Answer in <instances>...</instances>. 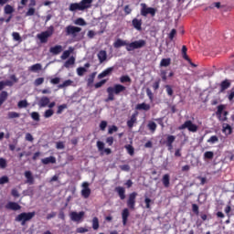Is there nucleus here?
<instances>
[{
    "mask_svg": "<svg viewBox=\"0 0 234 234\" xmlns=\"http://www.w3.org/2000/svg\"><path fill=\"white\" fill-rule=\"evenodd\" d=\"M73 81L71 80H67L63 83L59 84L58 86V90H62L68 87H70L72 85Z\"/></svg>",
    "mask_w": 234,
    "mask_h": 234,
    "instance_id": "obj_33",
    "label": "nucleus"
},
{
    "mask_svg": "<svg viewBox=\"0 0 234 234\" xmlns=\"http://www.w3.org/2000/svg\"><path fill=\"white\" fill-rule=\"evenodd\" d=\"M106 127H107V122L106 121H101V123H100V130L104 132Z\"/></svg>",
    "mask_w": 234,
    "mask_h": 234,
    "instance_id": "obj_62",
    "label": "nucleus"
},
{
    "mask_svg": "<svg viewBox=\"0 0 234 234\" xmlns=\"http://www.w3.org/2000/svg\"><path fill=\"white\" fill-rule=\"evenodd\" d=\"M207 143L210 144H215L218 143V137L217 135H212L209 139H207Z\"/></svg>",
    "mask_w": 234,
    "mask_h": 234,
    "instance_id": "obj_48",
    "label": "nucleus"
},
{
    "mask_svg": "<svg viewBox=\"0 0 234 234\" xmlns=\"http://www.w3.org/2000/svg\"><path fill=\"white\" fill-rule=\"evenodd\" d=\"M36 217V211L32 212H22L18 214L15 220L16 222H21L22 226L27 225V222H29L31 219H33Z\"/></svg>",
    "mask_w": 234,
    "mask_h": 234,
    "instance_id": "obj_3",
    "label": "nucleus"
},
{
    "mask_svg": "<svg viewBox=\"0 0 234 234\" xmlns=\"http://www.w3.org/2000/svg\"><path fill=\"white\" fill-rule=\"evenodd\" d=\"M129 216H130L129 209H128V208H124V209L122 211V225H123L124 227L127 225Z\"/></svg>",
    "mask_w": 234,
    "mask_h": 234,
    "instance_id": "obj_18",
    "label": "nucleus"
},
{
    "mask_svg": "<svg viewBox=\"0 0 234 234\" xmlns=\"http://www.w3.org/2000/svg\"><path fill=\"white\" fill-rule=\"evenodd\" d=\"M75 25H79L80 27H85L86 21L83 18H77L75 20Z\"/></svg>",
    "mask_w": 234,
    "mask_h": 234,
    "instance_id": "obj_50",
    "label": "nucleus"
},
{
    "mask_svg": "<svg viewBox=\"0 0 234 234\" xmlns=\"http://www.w3.org/2000/svg\"><path fill=\"white\" fill-rule=\"evenodd\" d=\"M5 208L13 211L21 210V206L17 202L10 201L5 205Z\"/></svg>",
    "mask_w": 234,
    "mask_h": 234,
    "instance_id": "obj_12",
    "label": "nucleus"
},
{
    "mask_svg": "<svg viewBox=\"0 0 234 234\" xmlns=\"http://www.w3.org/2000/svg\"><path fill=\"white\" fill-rule=\"evenodd\" d=\"M87 72V69L83 67H79L77 69V74L79 77H82Z\"/></svg>",
    "mask_w": 234,
    "mask_h": 234,
    "instance_id": "obj_49",
    "label": "nucleus"
},
{
    "mask_svg": "<svg viewBox=\"0 0 234 234\" xmlns=\"http://www.w3.org/2000/svg\"><path fill=\"white\" fill-rule=\"evenodd\" d=\"M6 166V159L0 157V169H5Z\"/></svg>",
    "mask_w": 234,
    "mask_h": 234,
    "instance_id": "obj_52",
    "label": "nucleus"
},
{
    "mask_svg": "<svg viewBox=\"0 0 234 234\" xmlns=\"http://www.w3.org/2000/svg\"><path fill=\"white\" fill-rule=\"evenodd\" d=\"M137 196H138L137 192H132L131 194H129V197L127 199L128 208L134 210Z\"/></svg>",
    "mask_w": 234,
    "mask_h": 234,
    "instance_id": "obj_9",
    "label": "nucleus"
},
{
    "mask_svg": "<svg viewBox=\"0 0 234 234\" xmlns=\"http://www.w3.org/2000/svg\"><path fill=\"white\" fill-rule=\"evenodd\" d=\"M41 68H42L41 64L37 63V64H34L31 67H29V71L37 72V71L41 70Z\"/></svg>",
    "mask_w": 234,
    "mask_h": 234,
    "instance_id": "obj_36",
    "label": "nucleus"
},
{
    "mask_svg": "<svg viewBox=\"0 0 234 234\" xmlns=\"http://www.w3.org/2000/svg\"><path fill=\"white\" fill-rule=\"evenodd\" d=\"M120 82L122 83V84H124V83H131L132 80H131V78L128 75H124V76H122L120 78Z\"/></svg>",
    "mask_w": 234,
    "mask_h": 234,
    "instance_id": "obj_43",
    "label": "nucleus"
},
{
    "mask_svg": "<svg viewBox=\"0 0 234 234\" xmlns=\"http://www.w3.org/2000/svg\"><path fill=\"white\" fill-rule=\"evenodd\" d=\"M124 148L126 149L127 154H128L130 156H133V154H134V148L133 147L132 144H126V145L124 146Z\"/></svg>",
    "mask_w": 234,
    "mask_h": 234,
    "instance_id": "obj_38",
    "label": "nucleus"
},
{
    "mask_svg": "<svg viewBox=\"0 0 234 234\" xmlns=\"http://www.w3.org/2000/svg\"><path fill=\"white\" fill-rule=\"evenodd\" d=\"M18 109H25L28 107V101H27V100H22L20 101H18L17 104Z\"/></svg>",
    "mask_w": 234,
    "mask_h": 234,
    "instance_id": "obj_42",
    "label": "nucleus"
},
{
    "mask_svg": "<svg viewBox=\"0 0 234 234\" xmlns=\"http://www.w3.org/2000/svg\"><path fill=\"white\" fill-rule=\"evenodd\" d=\"M90 189L89 188V184L87 182L83 183V189L81 190V196L83 198L87 199L90 197Z\"/></svg>",
    "mask_w": 234,
    "mask_h": 234,
    "instance_id": "obj_13",
    "label": "nucleus"
},
{
    "mask_svg": "<svg viewBox=\"0 0 234 234\" xmlns=\"http://www.w3.org/2000/svg\"><path fill=\"white\" fill-rule=\"evenodd\" d=\"M57 162L56 158L54 156H48V157H46V158H43L41 160V163L44 165H55Z\"/></svg>",
    "mask_w": 234,
    "mask_h": 234,
    "instance_id": "obj_19",
    "label": "nucleus"
},
{
    "mask_svg": "<svg viewBox=\"0 0 234 234\" xmlns=\"http://www.w3.org/2000/svg\"><path fill=\"white\" fill-rule=\"evenodd\" d=\"M151 109V106L150 104H147L145 102H143V103H138L135 107V110L136 111H144V112H148L150 111Z\"/></svg>",
    "mask_w": 234,
    "mask_h": 234,
    "instance_id": "obj_21",
    "label": "nucleus"
},
{
    "mask_svg": "<svg viewBox=\"0 0 234 234\" xmlns=\"http://www.w3.org/2000/svg\"><path fill=\"white\" fill-rule=\"evenodd\" d=\"M11 196L15 198H19V191H17V188H13L11 190Z\"/></svg>",
    "mask_w": 234,
    "mask_h": 234,
    "instance_id": "obj_57",
    "label": "nucleus"
},
{
    "mask_svg": "<svg viewBox=\"0 0 234 234\" xmlns=\"http://www.w3.org/2000/svg\"><path fill=\"white\" fill-rule=\"evenodd\" d=\"M142 9H141V16L144 17H146L148 14L152 16V17H154L156 9L154 7H147L146 4H141Z\"/></svg>",
    "mask_w": 234,
    "mask_h": 234,
    "instance_id": "obj_8",
    "label": "nucleus"
},
{
    "mask_svg": "<svg viewBox=\"0 0 234 234\" xmlns=\"http://www.w3.org/2000/svg\"><path fill=\"white\" fill-rule=\"evenodd\" d=\"M60 82V79L58 77L53 78L50 80V84L58 85Z\"/></svg>",
    "mask_w": 234,
    "mask_h": 234,
    "instance_id": "obj_63",
    "label": "nucleus"
},
{
    "mask_svg": "<svg viewBox=\"0 0 234 234\" xmlns=\"http://www.w3.org/2000/svg\"><path fill=\"white\" fill-rule=\"evenodd\" d=\"M214 157V153L212 151H207L204 154L205 160H212Z\"/></svg>",
    "mask_w": 234,
    "mask_h": 234,
    "instance_id": "obj_44",
    "label": "nucleus"
},
{
    "mask_svg": "<svg viewBox=\"0 0 234 234\" xmlns=\"http://www.w3.org/2000/svg\"><path fill=\"white\" fill-rule=\"evenodd\" d=\"M230 87V82L229 80H225L220 83V90L219 93H223L225 90H227Z\"/></svg>",
    "mask_w": 234,
    "mask_h": 234,
    "instance_id": "obj_26",
    "label": "nucleus"
},
{
    "mask_svg": "<svg viewBox=\"0 0 234 234\" xmlns=\"http://www.w3.org/2000/svg\"><path fill=\"white\" fill-rule=\"evenodd\" d=\"M76 232L79 234H83V233L89 232V230L87 228L80 227V228H77Z\"/></svg>",
    "mask_w": 234,
    "mask_h": 234,
    "instance_id": "obj_55",
    "label": "nucleus"
},
{
    "mask_svg": "<svg viewBox=\"0 0 234 234\" xmlns=\"http://www.w3.org/2000/svg\"><path fill=\"white\" fill-rule=\"evenodd\" d=\"M129 43H126L124 40H122L121 38H118L114 43L113 47L114 48H120L121 47H127Z\"/></svg>",
    "mask_w": 234,
    "mask_h": 234,
    "instance_id": "obj_28",
    "label": "nucleus"
},
{
    "mask_svg": "<svg viewBox=\"0 0 234 234\" xmlns=\"http://www.w3.org/2000/svg\"><path fill=\"white\" fill-rule=\"evenodd\" d=\"M50 104V99L47 96H42L38 101L39 108H47Z\"/></svg>",
    "mask_w": 234,
    "mask_h": 234,
    "instance_id": "obj_14",
    "label": "nucleus"
},
{
    "mask_svg": "<svg viewBox=\"0 0 234 234\" xmlns=\"http://www.w3.org/2000/svg\"><path fill=\"white\" fill-rule=\"evenodd\" d=\"M106 83V80H102L97 83L94 84L95 89L101 88Z\"/></svg>",
    "mask_w": 234,
    "mask_h": 234,
    "instance_id": "obj_58",
    "label": "nucleus"
},
{
    "mask_svg": "<svg viewBox=\"0 0 234 234\" xmlns=\"http://www.w3.org/2000/svg\"><path fill=\"white\" fill-rule=\"evenodd\" d=\"M66 109H67V104H61V105H59V106L58 107V110H57V114H58V115L61 114L62 112H63L64 110H66Z\"/></svg>",
    "mask_w": 234,
    "mask_h": 234,
    "instance_id": "obj_53",
    "label": "nucleus"
},
{
    "mask_svg": "<svg viewBox=\"0 0 234 234\" xmlns=\"http://www.w3.org/2000/svg\"><path fill=\"white\" fill-rule=\"evenodd\" d=\"M156 127H157L156 123H155L154 122H152V121H150V122H148V124H147V128H148V130H149L152 133H155Z\"/></svg>",
    "mask_w": 234,
    "mask_h": 234,
    "instance_id": "obj_35",
    "label": "nucleus"
},
{
    "mask_svg": "<svg viewBox=\"0 0 234 234\" xmlns=\"http://www.w3.org/2000/svg\"><path fill=\"white\" fill-rule=\"evenodd\" d=\"M92 0H81L80 3H72L69 5V11L76 12V10H87V8H90V5Z\"/></svg>",
    "mask_w": 234,
    "mask_h": 234,
    "instance_id": "obj_2",
    "label": "nucleus"
},
{
    "mask_svg": "<svg viewBox=\"0 0 234 234\" xmlns=\"http://www.w3.org/2000/svg\"><path fill=\"white\" fill-rule=\"evenodd\" d=\"M97 148H98V151L101 153L104 150V143L101 141H98Z\"/></svg>",
    "mask_w": 234,
    "mask_h": 234,
    "instance_id": "obj_54",
    "label": "nucleus"
},
{
    "mask_svg": "<svg viewBox=\"0 0 234 234\" xmlns=\"http://www.w3.org/2000/svg\"><path fill=\"white\" fill-rule=\"evenodd\" d=\"M20 117V114L16 112H9L7 113V118L8 120H12V119H17Z\"/></svg>",
    "mask_w": 234,
    "mask_h": 234,
    "instance_id": "obj_39",
    "label": "nucleus"
},
{
    "mask_svg": "<svg viewBox=\"0 0 234 234\" xmlns=\"http://www.w3.org/2000/svg\"><path fill=\"white\" fill-rule=\"evenodd\" d=\"M171 65V58H162L160 61V68H168Z\"/></svg>",
    "mask_w": 234,
    "mask_h": 234,
    "instance_id": "obj_30",
    "label": "nucleus"
},
{
    "mask_svg": "<svg viewBox=\"0 0 234 234\" xmlns=\"http://www.w3.org/2000/svg\"><path fill=\"white\" fill-rule=\"evenodd\" d=\"M62 50L63 48H62V46L60 45H56L49 48V52L50 54H53V56H58V54H60V52H62Z\"/></svg>",
    "mask_w": 234,
    "mask_h": 234,
    "instance_id": "obj_17",
    "label": "nucleus"
},
{
    "mask_svg": "<svg viewBox=\"0 0 234 234\" xmlns=\"http://www.w3.org/2000/svg\"><path fill=\"white\" fill-rule=\"evenodd\" d=\"M72 52H74V48L72 47H69L68 50H65L60 58L61 60H66L69 58V57L70 56V54H72Z\"/></svg>",
    "mask_w": 234,
    "mask_h": 234,
    "instance_id": "obj_27",
    "label": "nucleus"
},
{
    "mask_svg": "<svg viewBox=\"0 0 234 234\" xmlns=\"http://www.w3.org/2000/svg\"><path fill=\"white\" fill-rule=\"evenodd\" d=\"M36 14V9L31 7L27 10V12L26 13L27 16H34Z\"/></svg>",
    "mask_w": 234,
    "mask_h": 234,
    "instance_id": "obj_64",
    "label": "nucleus"
},
{
    "mask_svg": "<svg viewBox=\"0 0 234 234\" xmlns=\"http://www.w3.org/2000/svg\"><path fill=\"white\" fill-rule=\"evenodd\" d=\"M192 211L197 215L198 216L199 214V207L197 204H193L192 205Z\"/></svg>",
    "mask_w": 234,
    "mask_h": 234,
    "instance_id": "obj_61",
    "label": "nucleus"
},
{
    "mask_svg": "<svg viewBox=\"0 0 234 234\" xmlns=\"http://www.w3.org/2000/svg\"><path fill=\"white\" fill-rule=\"evenodd\" d=\"M175 140H176L175 135H168L167 138H166V145L167 144H173Z\"/></svg>",
    "mask_w": 234,
    "mask_h": 234,
    "instance_id": "obj_51",
    "label": "nucleus"
},
{
    "mask_svg": "<svg viewBox=\"0 0 234 234\" xmlns=\"http://www.w3.org/2000/svg\"><path fill=\"white\" fill-rule=\"evenodd\" d=\"M52 116H54V110L48 109V110L45 111V112H44V118L45 119H49Z\"/></svg>",
    "mask_w": 234,
    "mask_h": 234,
    "instance_id": "obj_40",
    "label": "nucleus"
},
{
    "mask_svg": "<svg viewBox=\"0 0 234 234\" xmlns=\"http://www.w3.org/2000/svg\"><path fill=\"white\" fill-rule=\"evenodd\" d=\"M8 99V92L7 91H2L0 93V107L3 106V104L5 103V101H6V100Z\"/></svg>",
    "mask_w": 234,
    "mask_h": 234,
    "instance_id": "obj_32",
    "label": "nucleus"
},
{
    "mask_svg": "<svg viewBox=\"0 0 234 234\" xmlns=\"http://www.w3.org/2000/svg\"><path fill=\"white\" fill-rule=\"evenodd\" d=\"M99 227H100V225H99V219H98L97 217H94V218H92V229H93L94 230H97V229H99Z\"/></svg>",
    "mask_w": 234,
    "mask_h": 234,
    "instance_id": "obj_47",
    "label": "nucleus"
},
{
    "mask_svg": "<svg viewBox=\"0 0 234 234\" xmlns=\"http://www.w3.org/2000/svg\"><path fill=\"white\" fill-rule=\"evenodd\" d=\"M132 25L135 30H138L139 32L142 30V20L133 18L132 21Z\"/></svg>",
    "mask_w": 234,
    "mask_h": 234,
    "instance_id": "obj_24",
    "label": "nucleus"
},
{
    "mask_svg": "<svg viewBox=\"0 0 234 234\" xmlns=\"http://www.w3.org/2000/svg\"><path fill=\"white\" fill-rule=\"evenodd\" d=\"M113 71V67H110V68H107L106 69H104L101 73H100L98 75V79L99 80H101L109 75L112 74V72Z\"/></svg>",
    "mask_w": 234,
    "mask_h": 234,
    "instance_id": "obj_20",
    "label": "nucleus"
},
{
    "mask_svg": "<svg viewBox=\"0 0 234 234\" xmlns=\"http://www.w3.org/2000/svg\"><path fill=\"white\" fill-rule=\"evenodd\" d=\"M166 92L169 97H172L174 94V90L170 85H165Z\"/></svg>",
    "mask_w": 234,
    "mask_h": 234,
    "instance_id": "obj_56",
    "label": "nucleus"
},
{
    "mask_svg": "<svg viewBox=\"0 0 234 234\" xmlns=\"http://www.w3.org/2000/svg\"><path fill=\"white\" fill-rule=\"evenodd\" d=\"M146 41L144 39L135 40L133 42L128 43L126 47L127 52H132V50H135L137 48H143V47H145Z\"/></svg>",
    "mask_w": 234,
    "mask_h": 234,
    "instance_id": "obj_5",
    "label": "nucleus"
},
{
    "mask_svg": "<svg viewBox=\"0 0 234 234\" xmlns=\"http://www.w3.org/2000/svg\"><path fill=\"white\" fill-rule=\"evenodd\" d=\"M137 115H138V112L133 113L132 116H131V119L127 121V127L129 129H132L133 127L134 123H136Z\"/></svg>",
    "mask_w": 234,
    "mask_h": 234,
    "instance_id": "obj_16",
    "label": "nucleus"
},
{
    "mask_svg": "<svg viewBox=\"0 0 234 234\" xmlns=\"http://www.w3.org/2000/svg\"><path fill=\"white\" fill-rule=\"evenodd\" d=\"M125 90H126L125 86L122 84H115L113 87H108L107 88L108 97L105 100V102L113 101L114 95L118 96L121 93L124 92Z\"/></svg>",
    "mask_w": 234,
    "mask_h": 234,
    "instance_id": "obj_1",
    "label": "nucleus"
},
{
    "mask_svg": "<svg viewBox=\"0 0 234 234\" xmlns=\"http://www.w3.org/2000/svg\"><path fill=\"white\" fill-rule=\"evenodd\" d=\"M115 192L118 194L121 200L125 199V188L122 186H116Z\"/></svg>",
    "mask_w": 234,
    "mask_h": 234,
    "instance_id": "obj_22",
    "label": "nucleus"
},
{
    "mask_svg": "<svg viewBox=\"0 0 234 234\" xmlns=\"http://www.w3.org/2000/svg\"><path fill=\"white\" fill-rule=\"evenodd\" d=\"M52 34H54V26H50L48 30L41 32L37 37L39 39L40 43H47Z\"/></svg>",
    "mask_w": 234,
    "mask_h": 234,
    "instance_id": "obj_4",
    "label": "nucleus"
},
{
    "mask_svg": "<svg viewBox=\"0 0 234 234\" xmlns=\"http://www.w3.org/2000/svg\"><path fill=\"white\" fill-rule=\"evenodd\" d=\"M187 129L190 133H197L198 130V127L197 124L193 123L192 121L187 120L182 125L179 126L178 130L183 131Z\"/></svg>",
    "mask_w": 234,
    "mask_h": 234,
    "instance_id": "obj_6",
    "label": "nucleus"
},
{
    "mask_svg": "<svg viewBox=\"0 0 234 234\" xmlns=\"http://www.w3.org/2000/svg\"><path fill=\"white\" fill-rule=\"evenodd\" d=\"M97 73L92 72L89 75V78L87 79V87L91 88L94 82V79L96 77Z\"/></svg>",
    "mask_w": 234,
    "mask_h": 234,
    "instance_id": "obj_29",
    "label": "nucleus"
},
{
    "mask_svg": "<svg viewBox=\"0 0 234 234\" xmlns=\"http://www.w3.org/2000/svg\"><path fill=\"white\" fill-rule=\"evenodd\" d=\"M4 12L6 15L14 14V7L10 5H6L4 8Z\"/></svg>",
    "mask_w": 234,
    "mask_h": 234,
    "instance_id": "obj_41",
    "label": "nucleus"
},
{
    "mask_svg": "<svg viewBox=\"0 0 234 234\" xmlns=\"http://www.w3.org/2000/svg\"><path fill=\"white\" fill-rule=\"evenodd\" d=\"M30 116L34 122H39L41 121L39 112H31Z\"/></svg>",
    "mask_w": 234,
    "mask_h": 234,
    "instance_id": "obj_37",
    "label": "nucleus"
},
{
    "mask_svg": "<svg viewBox=\"0 0 234 234\" xmlns=\"http://www.w3.org/2000/svg\"><path fill=\"white\" fill-rule=\"evenodd\" d=\"M24 176H25V177L27 179L26 184H28L29 186L34 185L35 180H34V176H32V172L31 171H26L24 173Z\"/></svg>",
    "mask_w": 234,
    "mask_h": 234,
    "instance_id": "obj_15",
    "label": "nucleus"
},
{
    "mask_svg": "<svg viewBox=\"0 0 234 234\" xmlns=\"http://www.w3.org/2000/svg\"><path fill=\"white\" fill-rule=\"evenodd\" d=\"M160 76H161V79L164 82H165L167 80V77H166V70H161L160 71Z\"/></svg>",
    "mask_w": 234,
    "mask_h": 234,
    "instance_id": "obj_59",
    "label": "nucleus"
},
{
    "mask_svg": "<svg viewBox=\"0 0 234 234\" xmlns=\"http://www.w3.org/2000/svg\"><path fill=\"white\" fill-rule=\"evenodd\" d=\"M118 127L116 125H112V127L109 128L108 133L112 134L113 133H117Z\"/></svg>",
    "mask_w": 234,
    "mask_h": 234,
    "instance_id": "obj_60",
    "label": "nucleus"
},
{
    "mask_svg": "<svg viewBox=\"0 0 234 234\" xmlns=\"http://www.w3.org/2000/svg\"><path fill=\"white\" fill-rule=\"evenodd\" d=\"M45 83V78H37L35 80L34 85L35 87H39Z\"/></svg>",
    "mask_w": 234,
    "mask_h": 234,
    "instance_id": "obj_46",
    "label": "nucleus"
},
{
    "mask_svg": "<svg viewBox=\"0 0 234 234\" xmlns=\"http://www.w3.org/2000/svg\"><path fill=\"white\" fill-rule=\"evenodd\" d=\"M75 64V58L71 56L65 63L64 68L69 69L70 66H73Z\"/></svg>",
    "mask_w": 234,
    "mask_h": 234,
    "instance_id": "obj_34",
    "label": "nucleus"
},
{
    "mask_svg": "<svg viewBox=\"0 0 234 234\" xmlns=\"http://www.w3.org/2000/svg\"><path fill=\"white\" fill-rule=\"evenodd\" d=\"M97 58L100 61V64L104 63L107 60V53L105 50L99 51Z\"/></svg>",
    "mask_w": 234,
    "mask_h": 234,
    "instance_id": "obj_23",
    "label": "nucleus"
},
{
    "mask_svg": "<svg viewBox=\"0 0 234 234\" xmlns=\"http://www.w3.org/2000/svg\"><path fill=\"white\" fill-rule=\"evenodd\" d=\"M12 36L15 41H18V43H21L23 41V39L21 38V35H19L18 32H13Z\"/></svg>",
    "mask_w": 234,
    "mask_h": 234,
    "instance_id": "obj_45",
    "label": "nucleus"
},
{
    "mask_svg": "<svg viewBox=\"0 0 234 234\" xmlns=\"http://www.w3.org/2000/svg\"><path fill=\"white\" fill-rule=\"evenodd\" d=\"M162 184L165 188H168L170 186V175L165 174L162 177Z\"/></svg>",
    "mask_w": 234,
    "mask_h": 234,
    "instance_id": "obj_25",
    "label": "nucleus"
},
{
    "mask_svg": "<svg viewBox=\"0 0 234 234\" xmlns=\"http://www.w3.org/2000/svg\"><path fill=\"white\" fill-rule=\"evenodd\" d=\"M85 215L84 211H80L79 213L76 211H72L69 213V218L73 222H80Z\"/></svg>",
    "mask_w": 234,
    "mask_h": 234,
    "instance_id": "obj_11",
    "label": "nucleus"
},
{
    "mask_svg": "<svg viewBox=\"0 0 234 234\" xmlns=\"http://www.w3.org/2000/svg\"><path fill=\"white\" fill-rule=\"evenodd\" d=\"M223 133H225L226 135H231L232 133V127L228 124V123H224L223 124V130H222Z\"/></svg>",
    "mask_w": 234,
    "mask_h": 234,
    "instance_id": "obj_31",
    "label": "nucleus"
},
{
    "mask_svg": "<svg viewBox=\"0 0 234 234\" xmlns=\"http://www.w3.org/2000/svg\"><path fill=\"white\" fill-rule=\"evenodd\" d=\"M225 109H226V106L224 104H220L218 106V111L216 112L217 118L218 119L219 122H225L228 120L227 116L229 115V112L224 111ZM222 113L224 117H222Z\"/></svg>",
    "mask_w": 234,
    "mask_h": 234,
    "instance_id": "obj_7",
    "label": "nucleus"
},
{
    "mask_svg": "<svg viewBox=\"0 0 234 234\" xmlns=\"http://www.w3.org/2000/svg\"><path fill=\"white\" fill-rule=\"evenodd\" d=\"M81 31V28L74 26H68L65 28L66 36H72V37H76L77 34Z\"/></svg>",
    "mask_w": 234,
    "mask_h": 234,
    "instance_id": "obj_10",
    "label": "nucleus"
}]
</instances>
